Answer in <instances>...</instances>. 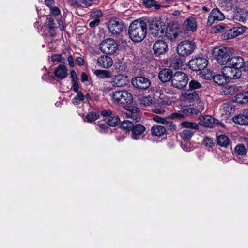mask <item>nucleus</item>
<instances>
[{
	"mask_svg": "<svg viewBox=\"0 0 248 248\" xmlns=\"http://www.w3.org/2000/svg\"><path fill=\"white\" fill-rule=\"evenodd\" d=\"M246 27L244 26L235 27L227 31L224 35V38L231 39L242 34L245 31Z\"/></svg>",
	"mask_w": 248,
	"mask_h": 248,
	"instance_id": "nucleus-17",
	"label": "nucleus"
},
{
	"mask_svg": "<svg viewBox=\"0 0 248 248\" xmlns=\"http://www.w3.org/2000/svg\"><path fill=\"white\" fill-rule=\"evenodd\" d=\"M169 127L171 131H175L176 129V125L173 123L171 122H168L167 121V123L165 124Z\"/></svg>",
	"mask_w": 248,
	"mask_h": 248,
	"instance_id": "nucleus-55",
	"label": "nucleus"
},
{
	"mask_svg": "<svg viewBox=\"0 0 248 248\" xmlns=\"http://www.w3.org/2000/svg\"><path fill=\"white\" fill-rule=\"evenodd\" d=\"M120 120L119 117L116 115L112 114L109 116L108 119V124L112 127L116 126L120 123Z\"/></svg>",
	"mask_w": 248,
	"mask_h": 248,
	"instance_id": "nucleus-34",
	"label": "nucleus"
},
{
	"mask_svg": "<svg viewBox=\"0 0 248 248\" xmlns=\"http://www.w3.org/2000/svg\"><path fill=\"white\" fill-rule=\"evenodd\" d=\"M72 82V88L74 92H76L77 93L80 92L78 90L79 88V85L78 83V81L75 82Z\"/></svg>",
	"mask_w": 248,
	"mask_h": 248,
	"instance_id": "nucleus-57",
	"label": "nucleus"
},
{
	"mask_svg": "<svg viewBox=\"0 0 248 248\" xmlns=\"http://www.w3.org/2000/svg\"><path fill=\"white\" fill-rule=\"evenodd\" d=\"M199 124L204 127L212 128L215 123V120L210 115H205L200 116L199 118Z\"/></svg>",
	"mask_w": 248,
	"mask_h": 248,
	"instance_id": "nucleus-21",
	"label": "nucleus"
},
{
	"mask_svg": "<svg viewBox=\"0 0 248 248\" xmlns=\"http://www.w3.org/2000/svg\"><path fill=\"white\" fill-rule=\"evenodd\" d=\"M46 26L49 30H52L55 27V23L54 19L51 17L47 18L46 21Z\"/></svg>",
	"mask_w": 248,
	"mask_h": 248,
	"instance_id": "nucleus-50",
	"label": "nucleus"
},
{
	"mask_svg": "<svg viewBox=\"0 0 248 248\" xmlns=\"http://www.w3.org/2000/svg\"><path fill=\"white\" fill-rule=\"evenodd\" d=\"M217 143L221 147L225 148L228 147L230 144V139L225 135L218 136L217 139Z\"/></svg>",
	"mask_w": 248,
	"mask_h": 248,
	"instance_id": "nucleus-28",
	"label": "nucleus"
},
{
	"mask_svg": "<svg viewBox=\"0 0 248 248\" xmlns=\"http://www.w3.org/2000/svg\"><path fill=\"white\" fill-rule=\"evenodd\" d=\"M94 74L99 78L102 79L110 78L111 77V74L109 71L105 70H95Z\"/></svg>",
	"mask_w": 248,
	"mask_h": 248,
	"instance_id": "nucleus-32",
	"label": "nucleus"
},
{
	"mask_svg": "<svg viewBox=\"0 0 248 248\" xmlns=\"http://www.w3.org/2000/svg\"><path fill=\"white\" fill-rule=\"evenodd\" d=\"M224 18L223 14L218 9H213L208 16L207 25L211 26L215 21L222 20Z\"/></svg>",
	"mask_w": 248,
	"mask_h": 248,
	"instance_id": "nucleus-16",
	"label": "nucleus"
},
{
	"mask_svg": "<svg viewBox=\"0 0 248 248\" xmlns=\"http://www.w3.org/2000/svg\"><path fill=\"white\" fill-rule=\"evenodd\" d=\"M154 102V98L152 96H143L140 101V103L141 105L145 106H149L152 104Z\"/></svg>",
	"mask_w": 248,
	"mask_h": 248,
	"instance_id": "nucleus-40",
	"label": "nucleus"
},
{
	"mask_svg": "<svg viewBox=\"0 0 248 248\" xmlns=\"http://www.w3.org/2000/svg\"><path fill=\"white\" fill-rule=\"evenodd\" d=\"M233 121L235 124L239 125H248V109L245 110L242 114L234 116Z\"/></svg>",
	"mask_w": 248,
	"mask_h": 248,
	"instance_id": "nucleus-22",
	"label": "nucleus"
},
{
	"mask_svg": "<svg viewBox=\"0 0 248 248\" xmlns=\"http://www.w3.org/2000/svg\"><path fill=\"white\" fill-rule=\"evenodd\" d=\"M189 90H194L202 87L201 84L196 80H191L189 83Z\"/></svg>",
	"mask_w": 248,
	"mask_h": 248,
	"instance_id": "nucleus-45",
	"label": "nucleus"
},
{
	"mask_svg": "<svg viewBox=\"0 0 248 248\" xmlns=\"http://www.w3.org/2000/svg\"><path fill=\"white\" fill-rule=\"evenodd\" d=\"M76 62L79 65H83L84 63V61L83 58H82L80 57H78L76 59Z\"/></svg>",
	"mask_w": 248,
	"mask_h": 248,
	"instance_id": "nucleus-64",
	"label": "nucleus"
},
{
	"mask_svg": "<svg viewBox=\"0 0 248 248\" xmlns=\"http://www.w3.org/2000/svg\"><path fill=\"white\" fill-rule=\"evenodd\" d=\"M188 81V77L186 73L177 71L172 75L171 82L173 87L182 89L187 85Z\"/></svg>",
	"mask_w": 248,
	"mask_h": 248,
	"instance_id": "nucleus-5",
	"label": "nucleus"
},
{
	"mask_svg": "<svg viewBox=\"0 0 248 248\" xmlns=\"http://www.w3.org/2000/svg\"><path fill=\"white\" fill-rule=\"evenodd\" d=\"M100 20H93L89 23V26L91 28H94L99 25Z\"/></svg>",
	"mask_w": 248,
	"mask_h": 248,
	"instance_id": "nucleus-56",
	"label": "nucleus"
},
{
	"mask_svg": "<svg viewBox=\"0 0 248 248\" xmlns=\"http://www.w3.org/2000/svg\"><path fill=\"white\" fill-rule=\"evenodd\" d=\"M237 101L241 104L248 103V91L238 94L236 96Z\"/></svg>",
	"mask_w": 248,
	"mask_h": 248,
	"instance_id": "nucleus-37",
	"label": "nucleus"
},
{
	"mask_svg": "<svg viewBox=\"0 0 248 248\" xmlns=\"http://www.w3.org/2000/svg\"><path fill=\"white\" fill-rule=\"evenodd\" d=\"M244 66H245V62L242 57L233 56L230 57L226 66L224 67L228 74L232 75L234 79H237L242 75Z\"/></svg>",
	"mask_w": 248,
	"mask_h": 248,
	"instance_id": "nucleus-2",
	"label": "nucleus"
},
{
	"mask_svg": "<svg viewBox=\"0 0 248 248\" xmlns=\"http://www.w3.org/2000/svg\"><path fill=\"white\" fill-rule=\"evenodd\" d=\"M104 116H111L112 115V111L110 110H103L101 113Z\"/></svg>",
	"mask_w": 248,
	"mask_h": 248,
	"instance_id": "nucleus-58",
	"label": "nucleus"
},
{
	"mask_svg": "<svg viewBox=\"0 0 248 248\" xmlns=\"http://www.w3.org/2000/svg\"><path fill=\"white\" fill-rule=\"evenodd\" d=\"M234 153L237 155L243 156L246 155L247 149L243 144H238L234 148Z\"/></svg>",
	"mask_w": 248,
	"mask_h": 248,
	"instance_id": "nucleus-38",
	"label": "nucleus"
},
{
	"mask_svg": "<svg viewBox=\"0 0 248 248\" xmlns=\"http://www.w3.org/2000/svg\"><path fill=\"white\" fill-rule=\"evenodd\" d=\"M68 3L70 6L75 8H80L81 7V3L78 0H69Z\"/></svg>",
	"mask_w": 248,
	"mask_h": 248,
	"instance_id": "nucleus-51",
	"label": "nucleus"
},
{
	"mask_svg": "<svg viewBox=\"0 0 248 248\" xmlns=\"http://www.w3.org/2000/svg\"><path fill=\"white\" fill-rule=\"evenodd\" d=\"M195 48L196 45L194 42L188 40H185L178 45L177 51L179 55L185 57L192 54Z\"/></svg>",
	"mask_w": 248,
	"mask_h": 248,
	"instance_id": "nucleus-7",
	"label": "nucleus"
},
{
	"mask_svg": "<svg viewBox=\"0 0 248 248\" xmlns=\"http://www.w3.org/2000/svg\"><path fill=\"white\" fill-rule=\"evenodd\" d=\"M169 118L171 119H181L184 118V115L180 113H173L169 115Z\"/></svg>",
	"mask_w": 248,
	"mask_h": 248,
	"instance_id": "nucleus-53",
	"label": "nucleus"
},
{
	"mask_svg": "<svg viewBox=\"0 0 248 248\" xmlns=\"http://www.w3.org/2000/svg\"><path fill=\"white\" fill-rule=\"evenodd\" d=\"M186 100L190 103V105H193L195 102L199 100V96L197 92L194 90H187L183 94Z\"/></svg>",
	"mask_w": 248,
	"mask_h": 248,
	"instance_id": "nucleus-23",
	"label": "nucleus"
},
{
	"mask_svg": "<svg viewBox=\"0 0 248 248\" xmlns=\"http://www.w3.org/2000/svg\"><path fill=\"white\" fill-rule=\"evenodd\" d=\"M99 116V115L98 113L94 111H91L86 115V121L89 122H94L98 118Z\"/></svg>",
	"mask_w": 248,
	"mask_h": 248,
	"instance_id": "nucleus-42",
	"label": "nucleus"
},
{
	"mask_svg": "<svg viewBox=\"0 0 248 248\" xmlns=\"http://www.w3.org/2000/svg\"><path fill=\"white\" fill-rule=\"evenodd\" d=\"M181 125L183 128L190 129L192 130H198L199 126L198 124L188 121H183L181 123Z\"/></svg>",
	"mask_w": 248,
	"mask_h": 248,
	"instance_id": "nucleus-33",
	"label": "nucleus"
},
{
	"mask_svg": "<svg viewBox=\"0 0 248 248\" xmlns=\"http://www.w3.org/2000/svg\"><path fill=\"white\" fill-rule=\"evenodd\" d=\"M248 16V12L242 9H237V11H236L233 15V19L236 21L244 22L247 20V17Z\"/></svg>",
	"mask_w": 248,
	"mask_h": 248,
	"instance_id": "nucleus-24",
	"label": "nucleus"
},
{
	"mask_svg": "<svg viewBox=\"0 0 248 248\" xmlns=\"http://www.w3.org/2000/svg\"><path fill=\"white\" fill-rule=\"evenodd\" d=\"M128 108V109H125L122 112L124 117L130 118L135 122H139L141 118L139 114V108L135 106H129Z\"/></svg>",
	"mask_w": 248,
	"mask_h": 248,
	"instance_id": "nucleus-12",
	"label": "nucleus"
},
{
	"mask_svg": "<svg viewBox=\"0 0 248 248\" xmlns=\"http://www.w3.org/2000/svg\"><path fill=\"white\" fill-rule=\"evenodd\" d=\"M52 61L53 62H62L65 61L61 54H54L51 57Z\"/></svg>",
	"mask_w": 248,
	"mask_h": 248,
	"instance_id": "nucleus-49",
	"label": "nucleus"
},
{
	"mask_svg": "<svg viewBox=\"0 0 248 248\" xmlns=\"http://www.w3.org/2000/svg\"><path fill=\"white\" fill-rule=\"evenodd\" d=\"M237 91V87L235 85H231L225 88L224 93L225 94L232 95Z\"/></svg>",
	"mask_w": 248,
	"mask_h": 248,
	"instance_id": "nucleus-46",
	"label": "nucleus"
},
{
	"mask_svg": "<svg viewBox=\"0 0 248 248\" xmlns=\"http://www.w3.org/2000/svg\"><path fill=\"white\" fill-rule=\"evenodd\" d=\"M213 55L217 63L222 65H226L231 57L228 48L222 46L213 49Z\"/></svg>",
	"mask_w": 248,
	"mask_h": 248,
	"instance_id": "nucleus-3",
	"label": "nucleus"
},
{
	"mask_svg": "<svg viewBox=\"0 0 248 248\" xmlns=\"http://www.w3.org/2000/svg\"><path fill=\"white\" fill-rule=\"evenodd\" d=\"M223 67L221 69V73L217 74L213 76L214 81L218 85H224L229 82V79H234V77L231 74H228Z\"/></svg>",
	"mask_w": 248,
	"mask_h": 248,
	"instance_id": "nucleus-11",
	"label": "nucleus"
},
{
	"mask_svg": "<svg viewBox=\"0 0 248 248\" xmlns=\"http://www.w3.org/2000/svg\"><path fill=\"white\" fill-rule=\"evenodd\" d=\"M85 99V96L81 92L77 93V95L72 99V102L75 105H78Z\"/></svg>",
	"mask_w": 248,
	"mask_h": 248,
	"instance_id": "nucleus-43",
	"label": "nucleus"
},
{
	"mask_svg": "<svg viewBox=\"0 0 248 248\" xmlns=\"http://www.w3.org/2000/svg\"><path fill=\"white\" fill-rule=\"evenodd\" d=\"M101 50L104 53L113 54L118 48L116 42L113 39H107L103 41L100 45Z\"/></svg>",
	"mask_w": 248,
	"mask_h": 248,
	"instance_id": "nucleus-10",
	"label": "nucleus"
},
{
	"mask_svg": "<svg viewBox=\"0 0 248 248\" xmlns=\"http://www.w3.org/2000/svg\"><path fill=\"white\" fill-rule=\"evenodd\" d=\"M203 144L207 147L212 148L214 145L213 140L208 137H205L203 139Z\"/></svg>",
	"mask_w": 248,
	"mask_h": 248,
	"instance_id": "nucleus-47",
	"label": "nucleus"
},
{
	"mask_svg": "<svg viewBox=\"0 0 248 248\" xmlns=\"http://www.w3.org/2000/svg\"><path fill=\"white\" fill-rule=\"evenodd\" d=\"M182 28L185 31H195L197 28L196 19L192 16L187 18L183 22Z\"/></svg>",
	"mask_w": 248,
	"mask_h": 248,
	"instance_id": "nucleus-18",
	"label": "nucleus"
},
{
	"mask_svg": "<svg viewBox=\"0 0 248 248\" xmlns=\"http://www.w3.org/2000/svg\"><path fill=\"white\" fill-rule=\"evenodd\" d=\"M54 75L58 78L63 79L68 76V69L65 65L60 64L56 68Z\"/></svg>",
	"mask_w": 248,
	"mask_h": 248,
	"instance_id": "nucleus-25",
	"label": "nucleus"
},
{
	"mask_svg": "<svg viewBox=\"0 0 248 248\" xmlns=\"http://www.w3.org/2000/svg\"><path fill=\"white\" fill-rule=\"evenodd\" d=\"M208 65V60L204 57H195L189 61V68L194 71L204 69Z\"/></svg>",
	"mask_w": 248,
	"mask_h": 248,
	"instance_id": "nucleus-9",
	"label": "nucleus"
},
{
	"mask_svg": "<svg viewBox=\"0 0 248 248\" xmlns=\"http://www.w3.org/2000/svg\"><path fill=\"white\" fill-rule=\"evenodd\" d=\"M153 49L155 55L160 56L165 54L168 51V45L165 41L158 40L154 43Z\"/></svg>",
	"mask_w": 248,
	"mask_h": 248,
	"instance_id": "nucleus-15",
	"label": "nucleus"
},
{
	"mask_svg": "<svg viewBox=\"0 0 248 248\" xmlns=\"http://www.w3.org/2000/svg\"><path fill=\"white\" fill-rule=\"evenodd\" d=\"M147 24L142 20H135L130 25L128 29V35L134 42L142 41L146 36Z\"/></svg>",
	"mask_w": 248,
	"mask_h": 248,
	"instance_id": "nucleus-1",
	"label": "nucleus"
},
{
	"mask_svg": "<svg viewBox=\"0 0 248 248\" xmlns=\"http://www.w3.org/2000/svg\"><path fill=\"white\" fill-rule=\"evenodd\" d=\"M166 132L165 128L160 125H154L151 128L152 134L155 136L161 137L165 134Z\"/></svg>",
	"mask_w": 248,
	"mask_h": 248,
	"instance_id": "nucleus-29",
	"label": "nucleus"
},
{
	"mask_svg": "<svg viewBox=\"0 0 248 248\" xmlns=\"http://www.w3.org/2000/svg\"><path fill=\"white\" fill-rule=\"evenodd\" d=\"M82 2L86 6H90L93 4V0H81Z\"/></svg>",
	"mask_w": 248,
	"mask_h": 248,
	"instance_id": "nucleus-61",
	"label": "nucleus"
},
{
	"mask_svg": "<svg viewBox=\"0 0 248 248\" xmlns=\"http://www.w3.org/2000/svg\"><path fill=\"white\" fill-rule=\"evenodd\" d=\"M133 125L134 124L132 122H130L129 120H125L122 122L121 127L123 130L130 131H131Z\"/></svg>",
	"mask_w": 248,
	"mask_h": 248,
	"instance_id": "nucleus-41",
	"label": "nucleus"
},
{
	"mask_svg": "<svg viewBox=\"0 0 248 248\" xmlns=\"http://www.w3.org/2000/svg\"><path fill=\"white\" fill-rule=\"evenodd\" d=\"M81 81L83 82L88 80V76L85 73H82L81 75Z\"/></svg>",
	"mask_w": 248,
	"mask_h": 248,
	"instance_id": "nucleus-62",
	"label": "nucleus"
},
{
	"mask_svg": "<svg viewBox=\"0 0 248 248\" xmlns=\"http://www.w3.org/2000/svg\"><path fill=\"white\" fill-rule=\"evenodd\" d=\"M165 33L167 37L170 40L175 39L182 36L181 33L177 28V25L174 28H170L168 30H167Z\"/></svg>",
	"mask_w": 248,
	"mask_h": 248,
	"instance_id": "nucleus-26",
	"label": "nucleus"
},
{
	"mask_svg": "<svg viewBox=\"0 0 248 248\" xmlns=\"http://www.w3.org/2000/svg\"><path fill=\"white\" fill-rule=\"evenodd\" d=\"M146 128L140 124L134 125L131 129V138L134 140L139 139L145 132Z\"/></svg>",
	"mask_w": 248,
	"mask_h": 248,
	"instance_id": "nucleus-20",
	"label": "nucleus"
},
{
	"mask_svg": "<svg viewBox=\"0 0 248 248\" xmlns=\"http://www.w3.org/2000/svg\"><path fill=\"white\" fill-rule=\"evenodd\" d=\"M151 34L154 37L163 36L167 28L165 23L159 20L152 21L149 28Z\"/></svg>",
	"mask_w": 248,
	"mask_h": 248,
	"instance_id": "nucleus-8",
	"label": "nucleus"
},
{
	"mask_svg": "<svg viewBox=\"0 0 248 248\" xmlns=\"http://www.w3.org/2000/svg\"><path fill=\"white\" fill-rule=\"evenodd\" d=\"M143 4L148 8L154 7L155 9H159L161 7L160 5L157 4L154 0H143Z\"/></svg>",
	"mask_w": 248,
	"mask_h": 248,
	"instance_id": "nucleus-39",
	"label": "nucleus"
},
{
	"mask_svg": "<svg viewBox=\"0 0 248 248\" xmlns=\"http://www.w3.org/2000/svg\"><path fill=\"white\" fill-rule=\"evenodd\" d=\"M194 135V132L189 129H185L179 134L180 136L184 140H190Z\"/></svg>",
	"mask_w": 248,
	"mask_h": 248,
	"instance_id": "nucleus-35",
	"label": "nucleus"
},
{
	"mask_svg": "<svg viewBox=\"0 0 248 248\" xmlns=\"http://www.w3.org/2000/svg\"><path fill=\"white\" fill-rule=\"evenodd\" d=\"M131 84L135 88L140 89H147L151 85L150 80L144 77H137L133 78Z\"/></svg>",
	"mask_w": 248,
	"mask_h": 248,
	"instance_id": "nucleus-13",
	"label": "nucleus"
},
{
	"mask_svg": "<svg viewBox=\"0 0 248 248\" xmlns=\"http://www.w3.org/2000/svg\"><path fill=\"white\" fill-rule=\"evenodd\" d=\"M103 16V13L101 10L95 9L91 12L90 17L93 20H100Z\"/></svg>",
	"mask_w": 248,
	"mask_h": 248,
	"instance_id": "nucleus-36",
	"label": "nucleus"
},
{
	"mask_svg": "<svg viewBox=\"0 0 248 248\" xmlns=\"http://www.w3.org/2000/svg\"><path fill=\"white\" fill-rule=\"evenodd\" d=\"M113 63L112 58L107 55H103L97 59V64L101 67L108 69L111 67Z\"/></svg>",
	"mask_w": 248,
	"mask_h": 248,
	"instance_id": "nucleus-19",
	"label": "nucleus"
},
{
	"mask_svg": "<svg viewBox=\"0 0 248 248\" xmlns=\"http://www.w3.org/2000/svg\"><path fill=\"white\" fill-rule=\"evenodd\" d=\"M225 26L221 24H218L217 25L215 26L212 28V32H214L215 33L217 32H222L224 31Z\"/></svg>",
	"mask_w": 248,
	"mask_h": 248,
	"instance_id": "nucleus-48",
	"label": "nucleus"
},
{
	"mask_svg": "<svg viewBox=\"0 0 248 248\" xmlns=\"http://www.w3.org/2000/svg\"><path fill=\"white\" fill-rule=\"evenodd\" d=\"M172 71L169 69H164L159 73L158 78L163 82H166L170 80L171 81Z\"/></svg>",
	"mask_w": 248,
	"mask_h": 248,
	"instance_id": "nucleus-27",
	"label": "nucleus"
},
{
	"mask_svg": "<svg viewBox=\"0 0 248 248\" xmlns=\"http://www.w3.org/2000/svg\"><path fill=\"white\" fill-rule=\"evenodd\" d=\"M68 61L69 62V64L71 67H73L74 66V62L73 61V57L71 55H69L68 57Z\"/></svg>",
	"mask_w": 248,
	"mask_h": 248,
	"instance_id": "nucleus-63",
	"label": "nucleus"
},
{
	"mask_svg": "<svg viewBox=\"0 0 248 248\" xmlns=\"http://www.w3.org/2000/svg\"><path fill=\"white\" fill-rule=\"evenodd\" d=\"M128 77L124 74H117L112 77L111 80L112 85L115 87H123L129 83Z\"/></svg>",
	"mask_w": 248,
	"mask_h": 248,
	"instance_id": "nucleus-14",
	"label": "nucleus"
},
{
	"mask_svg": "<svg viewBox=\"0 0 248 248\" xmlns=\"http://www.w3.org/2000/svg\"><path fill=\"white\" fill-rule=\"evenodd\" d=\"M109 31L113 35H119L125 28L124 22L117 17H113L106 23Z\"/></svg>",
	"mask_w": 248,
	"mask_h": 248,
	"instance_id": "nucleus-6",
	"label": "nucleus"
},
{
	"mask_svg": "<svg viewBox=\"0 0 248 248\" xmlns=\"http://www.w3.org/2000/svg\"><path fill=\"white\" fill-rule=\"evenodd\" d=\"M183 63L180 57L175 56L170 60V67L174 69H178L183 66Z\"/></svg>",
	"mask_w": 248,
	"mask_h": 248,
	"instance_id": "nucleus-30",
	"label": "nucleus"
},
{
	"mask_svg": "<svg viewBox=\"0 0 248 248\" xmlns=\"http://www.w3.org/2000/svg\"><path fill=\"white\" fill-rule=\"evenodd\" d=\"M183 112L185 114L196 113V109L192 108H187L184 109Z\"/></svg>",
	"mask_w": 248,
	"mask_h": 248,
	"instance_id": "nucleus-60",
	"label": "nucleus"
},
{
	"mask_svg": "<svg viewBox=\"0 0 248 248\" xmlns=\"http://www.w3.org/2000/svg\"><path fill=\"white\" fill-rule=\"evenodd\" d=\"M153 120L157 123H161L162 124H165L166 123H167V120L161 117L158 116H155L153 117Z\"/></svg>",
	"mask_w": 248,
	"mask_h": 248,
	"instance_id": "nucleus-52",
	"label": "nucleus"
},
{
	"mask_svg": "<svg viewBox=\"0 0 248 248\" xmlns=\"http://www.w3.org/2000/svg\"><path fill=\"white\" fill-rule=\"evenodd\" d=\"M220 109L223 114H229L234 111L235 107L233 105L228 103H224L220 106Z\"/></svg>",
	"mask_w": 248,
	"mask_h": 248,
	"instance_id": "nucleus-31",
	"label": "nucleus"
},
{
	"mask_svg": "<svg viewBox=\"0 0 248 248\" xmlns=\"http://www.w3.org/2000/svg\"><path fill=\"white\" fill-rule=\"evenodd\" d=\"M108 124L100 123L96 126V129L101 133H106L108 132Z\"/></svg>",
	"mask_w": 248,
	"mask_h": 248,
	"instance_id": "nucleus-44",
	"label": "nucleus"
},
{
	"mask_svg": "<svg viewBox=\"0 0 248 248\" xmlns=\"http://www.w3.org/2000/svg\"><path fill=\"white\" fill-rule=\"evenodd\" d=\"M70 77L72 82L78 81V77L76 72L74 70H72L70 72Z\"/></svg>",
	"mask_w": 248,
	"mask_h": 248,
	"instance_id": "nucleus-54",
	"label": "nucleus"
},
{
	"mask_svg": "<svg viewBox=\"0 0 248 248\" xmlns=\"http://www.w3.org/2000/svg\"><path fill=\"white\" fill-rule=\"evenodd\" d=\"M51 11L52 13L56 16L59 15L60 13V9L57 7H51Z\"/></svg>",
	"mask_w": 248,
	"mask_h": 248,
	"instance_id": "nucleus-59",
	"label": "nucleus"
},
{
	"mask_svg": "<svg viewBox=\"0 0 248 248\" xmlns=\"http://www.w3.org/2000/svg\"><path fill=\"white\" fill-rule=\"evenodd\" d=\"M112 99L115 103L125 105L132 102L133 97L132 94L126 90H118L113 93Z\"/></svg>",
	"mask_w": 248,
	"mask_h": 248,
	"instance_id": "nucleus-4",
	"label": "nucleus"
}]
</instances>
